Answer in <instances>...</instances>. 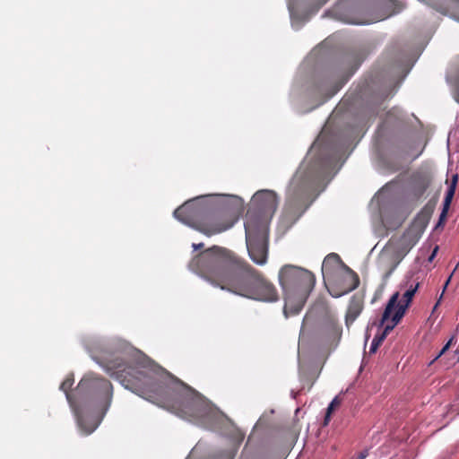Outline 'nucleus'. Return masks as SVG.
I'll return each mask as SVG.
<instances>
[{"mask_svg":"<svg viewBox=\"0 0 459 459\" xmlns=\"http://www.w3.org/2000/svg\"><path fill=\"white\" fill-rule=\"evenodd\" d=\"M189 269L212 286L262 302L279 299L276 287L265 275L233 251L212 246L188 264Z\"/></svg>","mask_w":459,"mask_h":459,"instance_id":"1","label":"nucleus"},{"mask_svg":"<svg viewBox=\"0 0 459 459\" xmlns=\"http://www.w3.org/2000/svg\"><path fill=\"white\" fill-rule=\"evenodd\" d=\"M126 388L181 418L193 416L198 403L195 389L172 377L157 376L142 363L116 358L107 365Z\"/></svg>","mask_w":459,"mask_h":459,"instance_id":"2","label":"nucleus"},{"mask_svg":"<svg viewBox=\"0 0 459 459\" xmlns=\"http://www.w3.org/2000/svg\"><path fill=\"white\" fill-rule=\"evenodd\" d=\"M73 385L74 378L68 377L61 383L60 389L65 392L80 429L89 435L98 428L109 409L113 386L108 379L94 374L83 377L71 394Z\"/></svg>","mask_w":459,"mask_h":459,"instance_id":"3","label":"nucleus"},{"mask_svg":"<svg viewBox=\"0 0 459 459\" xmlns=\"http://www.w3.org/2000/svg\"><path fill=\"white\" fill-rule=\"evenodd\" d=\"M278 278L284 296L285 316L298 315L315 287V275L302 267L285 264L280 269Z\"/></svg>","mask_w":459,"mask_h":459,"instance_id":"4","label":"nucleus"},{"mask_svg":"<svg viewBox=\"0 0 459 459\" xmlns=\"http://www.w3.org/2000/svg\"><path fill=\"white\" fill-rule=\"evenodd\" d=\"M246 243L251 260L264 265L268 258L269 227L266 218H257L249 214L245 221Z\"/></svg>","mask_w":459,"mask_h":459,"instance_id":"5","label":"nucleus"},{"mask_svg":"<svg viewBox=\"0 0 459 459\" xmlns=\"http://www.w3.org/2000/svg\"><path fill=\"white\" fill-rule=\"evenodd\" d=\"M243 212L241 199H234L231 203L212 210L209 206L202 223L201 232L212 236L230 229Z\"/></svg>","mask_w":459,"mask_h":459,"instance_id":"6","label":"nucleus"},{"mask_svg":"<svg viewBox=\"0 0 459 459\" xmlns=\"http://www.w3.org/2000/svg\"><path fill=\"white\" fill-rule=\"evenodd\" d=\"M208 209L201 199L195 198L186 202L174 211V216L184 224L201 232L202 223L204 222Z\"/></svg>","mask_w":459,"mask_h":459,"instance_id":"7","label":"nucleus"},{"mask_svg":"<svg viewBox=\"0 0 459 459\" xmlns=\"http://www.w3.org/2000/svg\"><path fill=\"white\" fill-rule=\"evenodd\" d=\"M420 287V282L411 284L403 295L402 301H398L399 293H394L387 302V305L383 312L381 324L391 320L399 323L405 314L410 303L411 302L416 291Z\"/></svg>","mask_w":459,"mask_h":459,"instance_id":"8","label":"nucleus"},{"mask_svg":"<svg viewBox=\"0 0 459 459\" xmlns=\"http://www.w3.org/2000/svg\"><path fill=\"white\" fill-rule=\"evenodd\" d=\"M311 189L312 184L306 175L295 174L287 189L286 204L290 207L299 206L307 200Z\"/></svg>","mask_w":459,"mask_h":459,"instance_id":"9","label":"nucleus"},{"mask_svg":"<svg viewBox=\"0 0 459 459\" xmlns=\"http://www.w3.org/2000/svg\"><path fill=\"white\" fill-rule=\"evenodd\" d=\"M279 204L278 196L273 190H260L257 191L253 196V204L257 207L259 214L255 213L252 211H248L247 217L249 214L257 218H266L267 223L273 214L277 210Z\"/></svg>","mask_w":459,"mask_h":459,"instance_id":"10","label":"nucleus"},{"mask_svg":"<svg viewBox=\"0 0 459 459\" xmlns=\"http://www.w3.org/2000/svg\"><path fill=\"white\" fill-rule=\"evenodd\" d=\"M432 182V176L427 170L419 169L412 172L409 178L406 193L414 200L423 196Z\"/></svg>","mask_w":459,"mask_h":459,"instance_id":"11","label":"nucleus"},{"mask_svg":"<svg viewBox=\"0 0 459 459\" xmlns=\"http://www.w3.org/2000/svg\"><path fill=\"white\" fill-rule=\"evenodd\" d=\"M364 307V295L360 293L354 294L349 302V306L347 308L346 316H345V323L349 327L353 322L357 319V317L360 315Z\"/></svg>","mask_w":459,"mask_h":459,"instance_id":"12","label":"nucleus"},{"mask_svg":"<svg viewBox=\"0 0 459 459\" xmlns=\"http://www.w3.org/2000/svg\"><path fill=\"white\" fill-rule=\"evenodd\" d=\"M457 182H458V175L455 174L451 178L448 188L446 193V196H445V199L443 202V209H442V212L439 216V223L446 218L448 210L450 208L452 200H453L455 193Z\"/></svg>","mask_w":459,"mask_h":459,"instance_id":"13","label":"nucleus"},{"mask_svg":"<svg viewBox=\"0 0 459 459\" xmlns=\"http://www.w3.org/2000/svg\"><path fill=\"white\" fill-rule=\"evenodd\" d=\"M457 182H458V175L455 174L451 178L448 188L446 193V196H445V199L443 202V209H442V212L439 216V223L446 218L448 210L450 208L452 200H453L455 193Z\"/></svg>","mask_w":459,"mask_h":459,"instance_id":"14","label":"nucleus"},{"mask_svg":"<svg viewBox=\"0 0 459 459\" xmlns=\"http://www.w3.org/2000/svg\"><path fill=\"white\" fill-rule=\"evenodd\" d=\"M344 267H345V270L347 271V275L344 278V282H345L344 290L342 291H341L340 293H336V294H333L331 292V295L335 298L341 297L342 295L347 294V293L354 290L359 285V277L358 273H355L354 271H352L347 265H344Z\"/></svg>","mask_w":459,"mask_h":459,"instance_id":"15","label":"nucleus"},{"mask_svg":"<svg viewBox=\"0 0 459 459\" xmlns=\"http://www.w3.org/2000/svg\"><path fill=\"white\" fill-rule=\"evenodd\" d=\"M397 324L398 323H395V321H391V323H389V321H387L383 325L385 327L383 332L380 334L376 335L374 337V339L372 340V342H371V345L369 348V353H375L377 351L378 347L382 344L384 340L386 338V335L388 334V333L390 331H392Z\"/></svg>","mask_w":459,"mask_h":459,"instance_id":"16","label":"nucleus"},{"mask_svg":"<svg viewBox=\"0 0 459 459\" xmlns=\"http://www.w3.org/2000/svg\"><path fill=\"white\" fill-rule=\"evenodd\" d=\"M341 405V400L338 396L334 397L333 399V401L330 403L328 408H327V411H326V413H325V425H327L329 420H330V418H331V414L332 412L336 409L338 408L339 406Z\"/></svg>","mask_w":459,"mask_h":459,"instance_id":"17","label":"nucleus"},{"mask_svg":"<svg viewBox=\"0 0 459 459\" xmlns=\"http://www.w3.org/2000/svg\"><path fill=\"white\" fill-rule=\"evenodd\" d=\"M456 342L455 340V336H452L449 341L446 343V345L441 349V351L437 354V356L435 357V359H433L432 362H434L435 360H437L438 358H440L443 354L446 353V351L450 348V346L452 344H454L455 342Z\"/></svg>","mask_w":459,"mask_h":459,"instance_id":"18","label":"nucleus"},{"mask_svg":"<svg viewBox=\"0 0 459 459\" xmlns=\"http://www.w3.org/2000/svg\"><path fill=\"white\" fill-rule=\"evenodd\" d=\"M332 261L335 262V263H339V262H342L341 261V258L340 256L337 255V254H330L328 255L325 260H324V263H323V271L325 270V268L327 266L328 264H330Z\"/></svg>","mask_w":459,"mask_h":459,"instance_id":"19","label":"nucleus"},{"mask_svg":"<svg viewBox=\"0 0 459 459\" xmlns=\"http://www.w3.org/2000/svg\"><path fill=\"white\" fill-rule=\"evenodd\" d=\"M455 65L456 67L457 77H456V91L455 93V98L457 102H459V56L455 59Z\"/></svg>","mask_w":459,"mask_h":459,"instance_id":"20","label":"nucleus"},{"mask_svg":"<svg viewBox=\"0 0 459 459\" xmlns=\"http://www.w3.org/2000/svg\"><path fill=\"white\" fill-rule=\"evenodd\" d=\"M411 247H408L406 249L403 250V253L402 255V256L400 257V259L392 266V268L389 270V272L387 273V276L390 275L396 268V266L398 265V264L400 263V261L403 259V257L408 253L409 249Z\"/></svg>","mask_w":459,"mask_h":459,"instance_id":"21","label":"nucleus"},{"mask_svg":"<svg viewBox=\"0 0 459 459\" xmlns=\"http://www.w3.org/2000/svg\"><path fill=\"white\" fill-rule=\"evenodd\" d=\"M368 455V450L361 451L357 459H365Z\"/></svg>","mask_w":459,"mask_h":459,"instance_id":"22","label":"nucleus"},{"mask_svg":"<svg viewBox=\"0 0 459 459\" xmlns=\"http://www.w3.org/2000/svg\"><path fill=\"white\" fill-rule=\"evenodd\" d=\"M437 250H438V247L437 246L434 250L432 251L431 255H429V261L431 262L434 257L436 256L437 253Z\"/></svg>","mask_w":459,"mask_h":459,"instance_id":"23","label":"nucleus"},{"mask_svg":"<svg viewBox=\"0 0 459 459\" xmlns=\"http://www.w3.org/2000/svg\"><path fill=\"white\" fill-rule=\"evenodd\" d=\"M204 243H199V244H195V243H194V244L192 245V247H193V248H194L195 250L201 249V248H203V247H204Z\"/></svg>","mask_w":459,"mask_h":459,"instance_id":"24","label":"nucleus"},{"mask_svg":"<svg viewBox=\"0 0 459 459\" xmlns=\"http://www.w3.org/2000/svg\"><path fill=\"white\" fill-rule=\"evenodd\" d=\"M450 3L459 9V0H449Z\"/></svg>","mask_w":459,"mask_h":459,"instance_id":"25","label":"nucleus"},{"mask_svg":"<svg viewBox=\"0 0 459 459\" xmlns=\"http://www.w3.org/2000/svg\"><path fill=\"white\" fill-rule=\"evenodd\" d=\"M376 22V20H370V21H366V22H359L358 23L363 24V23H370V22Z\"/></svg>","mask_w":459,"mask_h":459,"instance_id":"26","label":"nucleus"},{"mask_svg":"<svg viewBox=\"0 0 459 459\" xmlns=\"http://www.w3.org/2000/svg\"><path fill=\"white\" fill-rule=\"evenodd\" d=\"M422 153V150H420L415 156L414 159L418 158Z\"/></svg>","mask_w":459,"mask_h":459,"instance_id":"27","label":"nucleus"},{"mask_svg":"<svg viewBox=\"0 0 459 459\" xmlns=\"http://www.w3.org/2000/svg\"><path fill=\"white\" fill-rule=\"evenodd\" d=\"M449 280H450V278H449V279H448V280H447V281H446V285H445V288H446V285L448 284V282H449Z\"/></svg>","mask_w":459,"mask_h":459,"instance_id":"28","label":"nucleus"}]
</instances>
